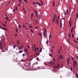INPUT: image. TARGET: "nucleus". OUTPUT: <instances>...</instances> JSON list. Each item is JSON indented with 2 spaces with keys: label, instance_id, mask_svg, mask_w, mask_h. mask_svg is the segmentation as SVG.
I'll return each mask as SVG.
<instances>
[{
  "label": "nucleus",
  "instance_id": "22",
  "mask_svg": "<svg viewBox=\"0 0 78 78\" xmlns=\"http://www.w3.org/2000/svg\"><path fill=\"white\" fill-rule=\"evenodd\" d=\"M35 15L36 16V17H38V15H37V14H36Z\"/></svg>",
  "mask_w": 78,
  "mask_h": 78
},
{
  "label": "nucleus",
  "instance_id": "42",
  "mask_svg": "<svg viewBox=\"0 0 78 78\" xmlns=\"http://www.w3.org/2000/svg\"><path fill=\"white\" fill-rule=\"evenodd\" d=\"M44 31H45V32H46V28H45L44 29Z\"/></svg>",
  "mask_w": 78,
  "mask_h": 78
},
{
  "label": "nucleus",
  "instance_id": "12",
  "mask_svg": "<svg viewBox=\"0 0 78 78\" xmlns=\"http://www.w3.org/2000/svg\"><path fill=\"white\" fill-rule=\"evenodd\" d=\"M16 43H17V44H18L19 45V41H16Z\"/></svg>",
  "mask_w": 78,
  "mask_h": 78
},
{
  "label": "nucleus",
  "instance_id": "63",
  "mask_svg": "<svg viewBox=\"0 0 78 78\" xmlns=\"http://www.w3.org/2000/svg\"><path fill=\"white\" fill-rule=\"evenodd\" d=\"M66 12H67V13H68V9H67Z\"/></svg>",
  "mask_w": 78,
  "mask_h": 78
},
{
  "label": "nucleus",
  "instance_id": "41",
  "mask_svg": "<svg viewBox=\"0 0 78 78\" xmlns=\"http://www.w3.org/2000/svg\"><path fill=\"white\" fill-rule=\"evenodd\" d=\"M50 36V37H49V39L51 38V34H50V35H49Z\"/></svg>",
  "mask_w": 78,
  "mask_h": 78
},
{
  "label": "nucleus",
  "instance_id": "14",
  "mask_svg": "<svg viewBox=\"0 0 78 78\" xmlns=\"http://www.w3.org/2000/svg\"><path fill=\"white\" fill-rule=\"evenodd\" d=\"M2 29L3 30H6V29H5L4 27H2Z\"/></svg>",
  "mask_w": 78,
  "mask_h": 78
},
{
  "label": "nucleus",
  "instance_id": "58",
  "mask_svg": "<svg viewBox=\"0 0 78 78\" xmlns=\"http://www.w3.org/2000/svg\"><path fill=\"white\" fill-rule=\"evenodd\" d=\"M67 14V13H66V12L65 13V15H66Z\"/></svg>",
  "mask_w": 78,
  "mask_h": 78
},
{
  "label": "nucleus",
  "instance_id": "61",
  "mask_svg": "<svg viewBox=\"0 0 78 78\" xmlns=\"http://www.w3.org/2000/svg\"><path fill=\"white\" fill-rule=\"evenodd\" d=\"M33 4L34 5H35V3H34V2H33Z\"/></svg>",
  "mask_w": 78,
  "mask_h": 78
},
{
  "label": "nucleus",
  "instance_id": "59",
  "mask_svg": "<svg viewBox=\"0 0 78 78\" xmlns=\"http://www.w3.org/2000/svg\"><path fill=\"white\" fill-rule=\"evenodd\" d=\"M52 49H51V52L52 53Z\"/></svg>",
  "mask_w": 78,
  "mask_h": 78
},
{
  "label": "nucleus",
  "instance_id": "38",
  "mask_svg": "<svg viewBox=\"0 0 78 78\" xmlns=\"http://www.w3.org/2000/svg\"><path fill=\"white\" fill-rule=\"evenodd\" d=\"M5 19L7 20V19H9V18L8 17H6L5 18Z\"/></svg>",
  "mask_w": 78,
  "mask_h": 78
},
{
  "label": "nucleus",
  "instance_id": "16",
  "mask_svg": "<svg viewBox=\"0 0 78 78\" xmlns=\"http://www.w3.org/2000/svg\"><path fill=\"white\" fill-rule=\"evenodd\" d=\"M40 1H41V3L42 5H43V2H42V1L41 0H40Z\"/></svg>",
  "mask_w": 78,
  "mask_h": 78
},
{
  "label": "nucleus",
  "instance_id": "56",
  "mask_svg": "<svg viewBox=\"0 0 78 78\" xmlns=\"http://www.w3.org/2000/svg\"><path fill=\"white\" fill-rule=\"evenodd\" d=\"M39 58L38 57H37V60H39Z\"/></svg>",
  "mask_w": 78,
  "mask_h": 78
},
{
  "label": "nucleus",
  "instance_id": "46",
  "mask_svg": "<svg viewBox=\"0 0 78 78\" xmlns=\"http://www.w3.org/2000/svg\"><path fill=\"white\" fill-rule=\"evenodd\" d=\"M72 37H73V36H74V34H72Z\"/></svg>",
  "mask_w": 78,
  "mask_h": 78
},
{
  "label": "nucleus",
  "instance_id": "24",
  "mask_svg": "<svg viewBox=\"0 0 78 78\" xmlns=\"http://www.w3.org/2000/svg\"><path fill=\"white\" fill-rule=\"evenodd\" d=\"M34 15L33 14V13H32L31 14V16L33 17V16H34Z\"/></svg>",
  "mask_w": 78,
  "mask_h": 78
},
{
  "label": "nucleus",
  "instance_id": "9",
  "mask_svg": "<svg viewBox=\"0 0 78 78\" xmlns=\"http://www.w3.org/2000/svg\"><path fill=\"white\" fill-rule=\"evenodd\" d=\"M2 25H3V26L5 27H7L6 25L5 24H4V23H3Z\"/></svg>",
  "mask_w": 78,
  "mask_h": 78
},
{
  "label": "nucleus",
  "instance_id": "50",
  "mask_svg": "<svg viewBox=\"0 0 78 78\" xmlns=\"http://www.w3.org/2000/svg\"><path fill=\"white\" fill-rule=\"evenodd\" d=\"M41 16H39V19H41Z\"/></svg>",
  "mask_w": 78,
  "mask_h": 78
},
{
  "label": "nucleus",
  "instance_id": "11",
  "mask_svg": "<svg viewBox=\"0 0 78 78\" xmlns=\"http://www.w3.org/2000/svg\"><path fill=\"white\" fill-rule=\"evenodd\" d=\"M59 20H57L56 19V21H55V23H57V22H59L58 21Z\"/></svg>",
  "mask_w": 78,
  "mask_h": 78
},
{
  "label": "nucleus",
  "instance_id": "8",
  "mask_svg": "<svg viewBox=\"0 0 78 78\" xmlns=\"http://www.w3.org/2000/svg\"><path fill=\"white\" fill-rule=\"evenodd\" d=\"M43 35L44 36V37H45L46 36V35L45 33V32H44L43 33Z\"/></svg>",
  "mask_w": 78,
  "mask_h": 78
},
{
  "label": "nucleus",
  "instance_id": "3",
  "mask_svg": "<svg viewBox=\"0 0 78 78\" xmlns=\"http://www.w3.org/2000/svg\"><path fill=\"white\" fill-rule=\"evenodd\" d=\"M67 61H66V62H67V66H68V65H69V62L70 61V58H67Z\"/></svg>",
  "mask_w": 78,
  "mask_h": 78
},
{
  "label": "nucleus",
  "instance_id": "43",
  "mask_svg": "<svg viewBox=\"0 0 78 78\" xmlns=\"http://www.w3.org/2000/svg\"><path fill=\"white\" fill-rule=\"evenodd\" d=\"M78 17V14H76V17Z\"/></svg>",
  "mask_w": 78,
  "mask_h": 78
},
{
  "label": "nucleus",
  "instance_id": "20",
  "mask_svg": "<svg viewBox=\"0 0 78 78\" xmlns=\"http://www.w3.org/2000/svg\"><path fill=\"white\" fill-rule=\"evenodd\" d=\"M18 9V8L17 7H15V9H16V10H17Z\"/></svg>",
  "mask_w": 78,
  "mask_h": 78
},
{
  "label": "nucleus",
  "instance_id": "34",
  "mask_svg": "<svg viewBox=\"0 0 78 78\" xmlns=\"http://www.w3.org/2000/svg\"><path fill=\"white\" fill-rule=\"evenodd\" d=\"M18 48H19V49H21L22 50V48L20 47H18Z\"/></svg>",
  "mask_w": 78,
  "mask_h": 78
},
{
  "label": "nucleus",
  "instance_id": "6",
  "mask_svg": "<svg viewBox=\"0 0 78 78\" xmlns=\"http://www.w3.org/2000/svg\"><path fill=\"white\" fill-rule=\"evenodd\" d=\"M59 67V65H58L57 66H56V67H54V68L55 69H57V67Z\"/></svg>",
  "mask_w": 78,
  "mask_h": 78
},
{
  "label": "nucleus",
  "instance_id": "10",
  "mask_svg": "<svg viewBox=\"0 0 78 78\" xmlns=\"http://www.w3.org/2000/svg\"><path fill=\"white\" fill-rule=\"evenodd\" d=\"M71 58L72 59L73 61H74L75 60V58L73 57H71Z\"/></svg>",
  "mask_w": 78,
  "mask_h": 78
},
{
  "label": "nucleus",
  "instance_id": "64",
  "mask_svg": "<svg viewBox=\"0 0 78 78\" xmlns=\"http://www.w3.org/2000/svg\"><path fill=\"white\" fill-rule=\"evenodd\" d=\"M76 49H78V47L76 46Z\"/></svg>",
  "mask_w": 78,
  "mask_h": 78
},
{
  "label": "nucleus",
  "instance_id": "2",
  "mask_svg": "<svg viewBox=\"0 0 78 78\" xmlns=\"http://www.w3.org/2000/svg\"><path fill=\"white\" fill-rule=\"evenodd\" d=\"M54 18H53V20L52 21V22L53 23L55 22V19L57 20V16L55 14L54 15Z\"/></svg>",
  "mask_w": 78,
  "mask_h": 78
},
{
  "label": "nucleus",
  "instance_id": "4",
  "mask_svg": "<svg viewBox=\"0 0 78 78\" xmlns=\"http://www.w3.org/2000/svg\"><path fill=\"white\" fill-rule=\"evenodd\" d=\"M59 58L61 59H62V58H63V57H62V55H59Z\"/></svg>",
  "mask_w": 78,
  "mask_h": 78
},
{
  "label": "nucleus",
  "instance_id": "40",
  "mask_svg": "<svg viewBox=\"0 0 78 78\" xmlns=\"http://www.w3.org/2000/svg\"><path fill=\"white\" fill-rule=\"evenodd\" d=\"M69 24L71 25V22H70L69 21Z\"/></svg>",
  "mask_w": 78,
  "mask_h": 78
},
{
  "label": "nucleus",
  "instance_id": "1",
  "mask_svg": "<svg viewBox=\"0 0 78 78\" xmlns=\"http://www.w3.org/2000/svg\"><path fill=\"white\" fill-rule=\"evenodd\" d=\"M73 66L74 67H76L77 65V61L76 60H74L73 61Z\"/></svg>",
  "mask_w": 78,
  "mask_h": 78
},
{
  "label": "nucleus",
  "instance_id": "7",
  "mask_svg": "<svg viewBox=\"0 0 78 78\" xmlns=\"http://www.w3.org/2000/svg\"><path fill=\"white\" fill-rule=\"evenodd\" d=\"M73 29H74V28H73V27H72V28L71 30V32L72 33H73Z\"/></svg>",
  "mask_w": 78,
  "mask_h": 78
},
{
  "label": "nucleus",
  "instance_id": "21",
  "mask_svg": "<svg viewBox=\"0 0 78 78\" xmlns=\"http://www.w3.org/2000/svg\"><path fill=\"white\" fill-rule=\"evenodd\" d=\"M42 48H41V49H40L39 51H40V52H41L42 51Z\"/></svg>",
  "mask_w": 78,
  "mask_h": 78
},
{
  "label": "nucleus",
  "instance_id": "17",
  "mask_svg": "<svg viewBox=\"0 0 78 78\" xmlns=\"http://www.w3.org/2000/svg\"><path fill=\"white\" fill-rule=\"evenodd\" d=\"M19 2H20V3L21 4L22 3V1L21 0H19Z\"/></svg>",
  "mask_w": 78,
  "mask_h": 78
},
{
  "label": "nucleus",
  "instance_id": "33",
  "mask_svg": "<svg viewBox=\"0 0 78 78\" xmlns=\"http://www.w3.org/2000/svg\"><path fill=\"white\" fill-rule=\"evenodd\" d=\"M38 34H39V35H40V36H41L42 34H41L40 33H38Z\"/></svg>",
  "mask_w": 78,
  "mask_h": 78
},
{
  "label": "nucleus",
  "instance_id": "45",
  "mask_svg": "<svg viewBox=\"0 0 78 78\" xmlns=\"http://www.w3.org/2000/svg\"><path fill=\"white\" fill-rule=\"evenodd\" d=\"M53 6H55V2H53Z\"/></svg>",
  "mask_w": 78,
  "mask_h": 78
},
{
  "label": "nucleus",
  "instance_id": "5",
  "mask_svg": "<svg viewBox=\"0 0 78 78\" xmlns=\"http://www.w3.org/2000/svg\"><path fill=\"white\" fill-rule=\"evenodd\" d=\"M60 28H61V29H62V23L61 20V22H60Z\"/></svg>",
  "mask_w": 78,
  "mask_h": 78
},
{
  "label": "nucleus",
  "instance_id": "55",
  "mask_svg": "<svg viewBox=\"0 0 78 78\" xmlns=\"http://www.w3.org/2000/svg\"><path fill=\"white\" fill-rule=\"evenodd\" d=\"M29 27L30 28H32V27L31 26H29Z\"/></svg>",
  "mask_w": 78,
  "mask_h": 78
},
{
  "label": "nucleus",
  "instance_id": "52",
  "mask_svg": "<svg viewBox=\"0 0 78 78\" xmlns=\"http://www.w3.org/2000/svg\"><path fill=\"white\" fill-rule=\"evenodd\" d=\"M19 28H20V29H21V26L20 25H19Z\"/></svg>",
  "mask_w": 78,
  "mask_h": 78
},
{
  "label": "nucleus",
  "instance_id": "37",
  "mask_svg": "<svg viewBox=\"0 0 78 78\" xmlns=\"http://www.w3.org/2000/svg\"><path fill=\"white\" fill-rule=\"evenodd\" d=\"M47 44H48L49 43V41H47V43H46Z\"/></svg>",
  "mask_w": 78,
  "mask_h": 78
},
{
  "label": "nucleus",
  "instance_id": "19",
  "mask_svg": "<svg viewBox=\"0 0 78 78\" xmlns=\"http://www.w3.org/2000/svg\"><path fill=\"white\" fill-rule=\"evenodd\" d=\"M25 51H26L27 52H28V50H27V49H25Z\"/></svg>",
  "mask_w": 78,
  "mask_h": 78
},
{
  "label": "nucleus",
  "instance_id": "62",
  "mask_svg": "<svg viewBox=\"0 0 78 78\" xmlns=\"http://www.w3.org/2000/svg\"><path fill=\"white\" fill-rule=\"evenodd\" d=\"M23 27L25 28V26L24 25H23Z\"/></svg>",
  "mask_w": 78,
  "mask_h": 78
},
{
  "label": "nucleus",
  "instance_id": "51",
  "mask_svg": "<svg viewBox=\"0 0 78 78\" xmlns=\"http://www.w3.org/2000/svg\"><path fill=\"white\" fill-rule=\"evenodd\" d=\"M49 56H52V55H51V54H49Z\"/></svg>",
  "mask_w": 78,
  "mask_h": 78
},
{
  "label": "nucleus",
  "instance_id": "35",
  "mask_svg": "<svg viewBox=\"0 0 78 78\" xmlns=\"http://www.w3.org/2000/svg\"><path fill=\"white\" fill-rule=\"evenodd\" d=\"M25 55L24 54H23V55H22V57L25 56Z\"/></svg>",
  "mask_w": 78,
  "mask_h": 78
},
{
  "label": "nucleus",
  "instance_id": "32",
  "mask_svg": "<svg viewBox=\"0 0 78 78\" xmlns=\"http://www.w3.org/2000/svg\"><path fill=\"white\" fill-rule=\"evenodd\" d=\"M31 33H33V30L32 29L31 30Z\"/></svg>",
  "mask_w": 78,
  "mask_h": 78
},
{
  "label": "nucleus",
  "instance_id": "30",
  "mask_svg": "<svg viewBox=\"0 0 78 78\" xmlns=\"http://www.w3.org/2000/svg\"><path fill=\"white\" fill-rule=\"evenodd\" d=\"M36 50H37V51H39V48H38V47L37 48Z\"/></svg>",
  "mask_w": 78,
  "mask_h": 78
},
{
  "label": "nucleus",
  "instance_id": "47",
  "mask_svg": "<svg viewBox=\"0 0 78 78\" xmlns=\"http://www.w3.org/2000/svg\"><path fill=\"white\" fill-rule=\"evenodd\" d=\"M36 3H37V4H40V3H39V2H36Z\"/></svg>",
  "mask_w": 78,
  "mask_h": 78
},
{
  "label": "nucleus",
  "instance_id": "49",
  "mask_svg": "<svg viewBox=\"0 0 78 78\" xmlns=\"http://www.w3.org/2000/svg\"><path fill=\"white\" fill-rule=\"evenodd\" d=\"M34 50H36V48L34 47Z\"/></svg>",
  "mask_w": 78,
  "mask_h": 78
},
{
  "label": "nucleus",
  "instance_id": "25",
  "mask_svg": "<svg viewBox=\"0 0 78 78\" xmlns=\"http://www.w3.org/2000/svg\"><path fill=\"white\" fill-rule=\"evenodd\" d=\"M55 64V62H52V65H54Z\"/></svg>",
  "mask_w": 78,
  "mask_h": 78
},
{
  "label": "nucleus",
  "instance_id": "44",
  "mask_svg": "<svg viewBox=\"0 0 78 78\" xmlns=\"http://www.w3.org/2000/svg\"><path fill=\"white\" fill-rule=\"evenodd\" d=\"M70 70H71L72 71V67H70Z\"/></svg>",
  "mask_w": 78,
  "mask_h": 78
},
{
  "label": "nucleus",
  "instance_id": "31",
  "mask_svg": "<svg viewBox=\"0 0 78 78\" xmlns=\"http://www.w3.org/2000/svg\"><path fill=\"white\" fill-rule=\"evenodd\" d=\"M38 22V21H37V20H36V23L37 24V22Z\"/></svg>",
  "mask_w": 78,
  "mask_h": 78
},
{
  "label": "nucleus",
  "instance_id": "13",
  "mask_svg": "<svg viewBox=\"0 0 78 78\" xmlns=\"http://www.w3.org/2000/svg\"><path fill=\"white\" fill-rule=\"evenodd\" d=\"M23 51L19 50V52L18 53H21Z\"/></svg>",
  "mask_w": 78,
  "mask_h": 78
},
{
  "label": "nucleus",
  "instance_id": "36",
  "mask_svg": "<svg viewBox=\"0 0 78 78\" xmlns=\"http://www.w3.org/2000/svg\"><path fill=\"white\" fill-rule=\"evenodd\" d=\"M16 32H18V29L17 28H16Z\"/></svg>",
  "mask_w": 78,
  "mask_h": 78
},
{
  "label": "nucleus",
  "instance_id": "15",
  "mask_svg": "<svg viewBox=\"0 0 78 78\" xmlns=\"http://www.w3.org/2000/svg\"><path fill=\"white\" fill-rule=\"evenodd\" d=\"M25 3H27V0H23Z\"/></svg>",
  "mask_w": 78,
  "mask_h": 78
},
{
  "label": "nucleus",
  "instance_id": "54",
  "mask_svg": "<svg viewBox=\"0 0 78 78\" xmlns=\"http://www.w3.org/2000/svg\"><path fill=\"white\" fill-rule=\"evenodd\" d=\"M23 11L24 12V13L26 14V11L25 10H23Z\"/></svg>",
  "mask_w": 78,
  "mask_h": 78
},
{
  "label": "nucleus",
  "instance_id": "28",
  "mask_svg": "<svg viewBox=\"0 0 78 78\" xmlns=\"http://www.w3.org/2000/svg\"><path fill=\"white\" fill-rule=\"evenodd\" d=\"M38 28H39V27H38V26H36L35 27V28H36V29H37Z\"/></svg>",
  "mask_w": 78,
  "mask_h": 78
},
{
  "label": "nucleus",
  "instance_id": "57",
  "mask_svg": "<svg viewBox=\"0 0 78 78\" xmlns=\"http://www.w3.org/2000/svg\"><path fill=\"white\" fill-rule=\"evenodd\" d=\"M18 6H21V4H19Z\"/></svg>",
  "mask_w": 78,
  "mask_h": 78
},
{
  "label": "nucleus",
  "instance_id": "48",
  "mask_svg": "<svg viewBox=\"0 0 78 78\" xmlns=\"http://www.w3.org/2000/svg\"><path fill=\"white\" fill-rule=\"evenodd\" d=\"M38 5L39 6H41V4H38Z\"/></svg>",
  "mask_w": 78,
  "mask_h": 78
},
{
  "label": "nucleus",
  "instance_id": "39",
  "mask_svg": "<svg viewBox=\"0 0 78 78\" xmlns=\"http://www.w3.org/2000/svg\"><path fill=\"white\" fill-rule=\"evenodd\" d=\"M74 41L75 42L77 43L78 44V42H77V41H75V40H74Z\"/></svg>",
  "mask_w": 78,
  "mask_h": 78
},
{
  "label": "nucleus",
  "instance_id": "60",
  "mask_svg": "<svg viewBox=\"0 0 78 78\" xmlns=\"http://www.w3.org/2000/svg\"><path fill=\"white\" fill-rule=\"evenodd\" d=\"M58 20H59V19H60V16H58Z\"/></svg>",
  "mask_w": 78,
  "mask_h": 78
},
{
  "label": "nucleus",
  "instance_id": "26",
  "mask_svg": "<svg viewBox=\"0 0 78 78\" xmlns=\"http://www.w3.org/2000/svg\"><path fill=\"white\" fill-rule=\"evenodd\" d=\"M76 78H78V75L76 74Z\"/></svg>",
  "mask_w": 78,
  "mask_h": 78
},
{
  "label": "nucleus",
  "instance_id": "27",
  "mask_svg": "<svg viewBox=\"0 0 78 78\" xmlns=\"http://www.w3.org/2000/svg\"><path fill=\"white\" fill-rule=\"evenodd\" d=\"M69 38H71V37H70L71 34H69Z\"/></svg>",
  "mask_w": 78,
  "mask_h": 78
},
{
  "label": "nucleus",
  "instance_id": "29",
  "mask_svg": "<svg viewBox=\"0 0 78 78\" xmlns=\"http://www.w3.org/2000/svg\"><path fill=\"white\" fill-rule=\"evenodd\" d=\"M58 53H59V54H60L61 53V51H60V50H59L58 51Z\"/></svg>",
  "mask_w": 78,
  "mask_h": 78
},
{
  "label": "nucleus",
  "instance_id": "53",
  "mask_svg": "<svg viewBox=\"0 0 78 78\" xmlns=\"http://www.w3.org/2000/svg\"><path fill=\"white\" fill-rule=\"evenodd\" d=\"M27 48H28L29 49L30 48V47H29V46L27 45Z\"/></svg>",
  "mask_w": 78,
  "mask_h": 78
},
{
  "label": "nucleus",
  "instance_id": "18",
  "mask_svg": "<svg viewBox=\"0 0 78 78\" xmlns=\"http://www.w3.org/2000/svg\"><path fill=\"white\" fill-rule=\"evenodd\" d=\"M34 12H35V13H36V14H37V12L36 11H34Z\"/></svg>",
  "mask_w": 78,
  "mask_h": 78
},
{
  "label": "nucleus",
  "instance_id": "23",
  "mask_svg": "<svg viewBox=\"0 0 78 78\" xmlns=\"http://www.w3.org/2000/svg\"><path fill=\"white\" fill-rule=\"evenodd\" d=\"M39 53H36V55H37V56H38V55H39Z\"/></svg>",
  "mask_w": 78,
  "mask_h": 78
}]
</instances>
